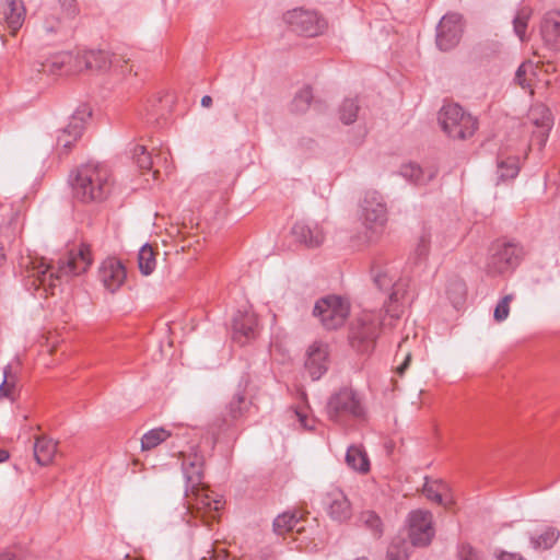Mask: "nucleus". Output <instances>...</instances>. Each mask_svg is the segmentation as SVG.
<instances>
[{
	"label": "nucleus",
	"instance_id": "37998d69",
	"mask_svg": "<svg viewBox=\"0 0 560 560\" xmlns=\"http://www.w3.org/2000/svg\"><path fill=\"white\" fill-rule=\"evenodd\" d=\"M535 65L532 61L523 62L516 73H515V81L523 88L530 86L532 78L535 75Z\"/></svg>",
	"mask_w": 560,
	"mask_h": 560
},
{
	"label": "nucleus",
	"instance_id": "6ab92c4d",
	"mask_svg": "<svg viewBox=\"0 0 560 560\" xmlns=\"http://www.w3.org/2000/svg\"><path fill=\"white\" fill-rule=\"evenodd\" d=\"M26 8L23 0H4L0 11L3 23L11 35H16L25 22Z\"/></svg>",
	"mask_w": 560,
	"mask_h": 560
},
{
	"label": "nucleus",
	"instance_id": "49530a36",
	"mask_svg": "<svg viewBox=\"0 0 560 560\" xmlns=\"http://www.w3.org/2000/svg\"><path fill=\"white\" fill-rule=\"evenodd\" d=\"M430 238L431 235L427 231H423L422 234L420 235L418 244L413 252L416 264L427 259L430 252Z\"/></svg>",
	"mask_w": 560,
	"mask_h": 560
},
{
	"label": "nucleus",
	"instance_id": "b1692460",
	"mask_svg": "<svg viewBox=\"0 0 560 560\" xmlns=\"http://www.w3.org/2000/svg\"><path fill=\"white\" fill-rule=\"evenodd\" d=\"M302 516L298 512H284L273 521V530L279 536L301 534L304 530Z\"/></svg>",
	"mask_w": 560,
	"mask_h": 560
},
{
	"label": "nucleus",
	"instance_id": "e433bc0d",
	"mask_svg": "<svg viewBox=\"0 0 560 560\" xmlns=\"http://www.w3.org/2000/svg\"><path fill=\"white\" fill-rule=\"evenodd\" d=\"M312 100H313V93H312L311 88L310 86L303 88L295 94V96L291 103V112L296 113V114L305 113L308 109Z\"/></svg>",
	"mask_w": 560,
	"mask_h": 560
},
{
	"label": "nucleus",
	"instance_id": "cd10ccee",
	"mask_svg": "<svg viewBox=\"0 0 560 560\" xmlns=\"http://www.w3.org/2000/svg\"><path fill=\"white\" fill-rule=\"evenodd\" d=\"M346 464L349 468L360 474H366L370 470L369 456L361 445H350L346 453Z\"/></svg>",
	"mask_w": 560,
	"mask_h": 560
},
{
	"label": "nucleus",
	"instance_id": "1a4fd4ad",
	"mask_svg": "<svg viewBox=\"0 0 560 560\" xmlns=\"http://www.w3.org/2000/svg\"><path fill=\"white\" fill-rule=\"evenodd\" d=\"M313 314L319 318L325 329L335 330L347 320L350 314V303L345 298L328 295L316 302Z\"/></svg>",
	"mask_w": 560,
	"mask_h": 560
},
{
	"label": "nucleus",
	"instance_id": "7c9ffc66",
	"mask_svg": "<svg viewBox=\"0 0 560 560\" xmlns=\"http://www.w3.org/2000/svg\"><path fill=\"white\" fill-rule=\"evenodd\" d=\"M85 67L88 70H104L109 63V55L104 50H84Z\"/></svg>",
	"mask_w": 560,
	"mask_h": 560
},
{
	"label": "nucleus",
	"instance_id": "680f3d73",
	"mask_svg": "<svg viewBox=\"0 0 560 560\" xmlns=\"http://www.w3.org/2000/svg\"><path fill=\"white\" fill-rule=\"evenodd\" d=\"M357 560H366V559H365V558H359V559H357Z\"/></svg>",
	"mask_w": 560,
	"mask_h": 560
},
{
	"label": "nucleus",
	"instance_id": "f8f14e48",
	"mask_svg": "<svg viewBox=\"0 0 560 560\" xmlns=\"http://www.w3.org/2000/svg\"><path fill=\"white\" fill-rule=\"evenodd\" d=\"M285 21L298 34L314 37L324 32L326 22L316 12L295 9L285 14Z\"/></svg>",
	"mask_w": 560,
	"mask_h": 560
},
{
	"label": "nucleus",
	"instance_id": "5fc2aeb1",
	"mask_svg": "<svg viewBox=\"0 0 560 560\" xmlns=\"http://www.w3.org/2000/svg\"><path fill=\"white\" fill-rule=\"evenodd\" d=\"M410 354H407L405 358V361L397 368V373L399 375H402L405 371L407 370L409 362H410Z\"/></svg>",
	"mask_w": 560,
	"mask_h": 560
},
{
	"label": "nucleus",
	"instance_id": "052dcab7",
	"mask_svg": "<svg viewBox=\"0 0 560 560\" xmlns=\"http://www.w3.org/2000/svg\"><path fill=\"white\" fill-rule=\"evenodd\" d=\"M158 173H159V171H156V170L153 171L152 176H153L154 179L156 178V174Z\"/></svg>",
	"mask_w": 560,
	"mask_h": 560
},
{
	"label": "nucleus",
	"instance_id": "bf43d9fd",
	"mask_svg": "<svg viewBox=\"0 0 560 560\" xmlns=\"http://www.w3.org/2000/svg\"><path fill=\"white\" fill-rule=\"evenodd\" d=\"M386 313L390 314V316H398V313L395 308H392V305L386 308Z\"/></svg>",
	"mask_w": 560,
	"mask_h": 560
},
{
	"label": "nucleus",
	"instance_id": "3c124183",
	"mask_svg": "<svg viewBox=\"0 0 560 560\" xmlns=\"http://www.w3.org/2000/svg\"><path fill=\"white\" fill-rule=\"evenodd\" d=\"M208 556L202 557L201 560H233L224 548L219 545L213 546L211 550L207 552Z\"/></svg>",
	"mask_w": 560,
	"mask_h": 560
},
{
	"label": "nucleus",
	"instance_id": "20e7f679",
	"mask_svg": "<svg viewBox=\"0 0 560 560\" xmlns=\"http://www.w3.org/2000/svg\"><path fill=\"white\" fill-rule=\"evenodd\" d=\"M326 415L334 423L347 428L354 422L366 420L368 411L362 396L357 390L342 387L328 398Z\"/></svg>",
	"mask_w": 560,
	"mask_h": 560
},
{
	"label": "nucleus",
	"instance_id": "6e6552de",
	"mask_svg": "<svg viewBox=\"0 0 560 560\" xmlns=\"http://www.w3.org/2000/svg\"><path fill=\"white\" fill-rule=\"evenodd\" d=\"M442 129L450 138L465 140L477 130V120L457 104H447L439 115Z\"/></svg>",
	"mask_w": 560,
	"mask_h": 560
},
{
	"label": "nucleus",
	"instance_id": "603ef678",
	"mask_svg": "<svg viewBox=\"0 0 560 560\" xmlns=\"http://www.w3.org/2000/svg\"><path fill=\"white\" fill-rule=\"evenodd\" d=\"M0 560H19V556L14 549L7 548L0 551Z\"/></svg>",
	"mask_w": 560,
	"mask_h": 560
},
{
	"label": "nucleus",
	"instance_id": "5701e85b",
	"mask_svg": "<svg viewBox=\"0 0 560 560\" xmlns=\"http://www.w3.org/2000/svg\"><path fill=\"white\" fill-rule=\"evenodd\" d=\"M540 35L544 44L553 51H560V12L545 14L540 24Z\"/></svg>",
	"mask_w": 560,
	"mask_h": 560
},
{
	"label": "nucleus",
	"instance_id": "423d86ee",
	"mask_svg": "<svg viewBox=\"0 0 560 560\" xmlns=\"http://www.w3.org/2000/svg\"><path fill=\"white\" fill-rule=\"evenodd\" d=\"M360 219L364 226V243H375L387 222V207L376 190H366L360 203Z\"/></svg>",
	"mask_w": 560,
	"mask_h": 560
},
{
	"label": "nucleus",
	"instance_id": "f03ea898",
	"mask_svg": "<svg viewBox=\"0 0 560 560\" xmlns=\"http://www.w3.org/2000/svg\"><path fill=\"white\" fill-rule=\"evenodd\" d=\"M91 264V247L86 244H81L78 253H70L66 260L59 262L57 270L39 257L27 256L21 262L26 268L27 278L32 279L31 284L35 290L43 288L45 292L52 290L62 277L85 272Z\"/></svg>",
	"mask_w": 560,
	"mask_h": 560
},
{
	"label": "nucleus",
	"instance_id": "dca6fc26",
	"mask_svg": "<svg viewBox=\"0 0 560 560\" xmlns=\"http://www.w3.org/2000/svg\"><path fill=\"white\" fill-rule=\"evenodd\" d=\"M528 118L537 128L533 131L530 145L541 149L547 142L549 131L552 127V118L549 108L544 104H535L528 112Z\"/></svg>",
	"mask_w": 560,
	"mask_h": 560
},
{
	"label": "nucleus",
	"instance_id": "aec40b11",
	"mask_svg": "<svg viewBox=\"0 0 560 560\" xmlns=\"http://www.w3.org/2000/svg\"><path fill=\"white\" fill-rule=\"evenodd\" d=\"M258 335V319L252 312H237L233 317V339L245 345Z\"/></svg>",
	"mask_w": 560,
	"mask_h": 560
},
{
	"label": "nucleus",
	"instance_id": "0eeeda50",
	"mask_svg": "<svg viewBox=\"0 0 560 560\" xmlns=\"http://www.w3.org/2000/svg\"><path fill=\"white\" fill-rule=\"evenodd\" d=\"M370 275L376 288L390 292V304L397 303L409 287V279L400 276L398 266L380 257L372 261Z\"/></svg>",
	"mask_w": 560,
	"mask_h": 560
},
{
	"label": "nucleus",
	"instance_id": "c03bdc74",
	"mask_svg": "<svg viewBox=\"0 0 560 560\" xmlns=\"http://www.w3.org/2000/svg\"><path fill=\"white\" fill-rule=\"evenodd\" d=\"M58 58L60 59V65L71 63L73 61V65L70 68L73 71L81 72L83 70H88V67H85L84 50L78 51L75 56L71 52H65Z\"/></svg>",
	"mask_w": 560,
	"mask_h": 560
},
{
	"label": "nucleus",
	"instance_id": "4468645a",
	"mask_svg": "<svg viewBox=\"0 0 560 560\" xmlns=\"http://www.w3.org/2000/svg\"><path fill=\"white\" fill-rule=\"evenodd\" d=\"M463 33L462 15L458 13L445 14L436 27V45L447 51L454 48L460 40Z\"/></svg>",
	"mask_w": 560,
	"mask_h": 560
},
{
	"label": "nucleus",
	"instance_id": "ea45409f",
	"mask_svg": "<svg viewBox=\"0 0 560 560\" xmlns=\"http://www.w3.org/2000/svg\"><path fill=\"white\" fill-rule=\"evenodd\" d=\"M358 110V102L353 98H346L339 108L340 120L346 125L353 122L357 119Z\"/></svg>",
	"mask_w": 560,
	"mask_h": 560
},
{
	"label": "nucleus",
	"instance_id": "c9c22d12",
	"mask_svg": "<svg viewBox=\"0 0 560 560\" xmlns=\"http://www.w3.org/2000/svg\"><path fill=\"white\" fill-rule=\"evenodd\" d=\"M16 392V377L12 373L11 366L7 365L3 370V381L0 384V398L14 399Z\"/></svg>",
	"mask_w": 560,
	"mask_h": 560
},
{
	"label": "nucleus",
	"instance_id": "393cba45",
	"mask_svg": "<svg viewBox=\"0 0 560 560\" xmlns=\"http://www.w3.org/2000/svg\"><path fill=\"white\" fill-rule=\"evenodd\" d=\"M423 494L427 499L446 509H450L454 504V500L450 495V488L447 483L442 480L427 481L423 486Z\"/></svg>",
	"mask_w": 560,
	"mask_h": 560
},
{
	"label": "nucleus",
	"instance_id": "4be33fe9",
	"mask_svg": "<svg viewBox=\"0 0 560 560\" xmlns=\"http://www.w3.org/2000/svg\"><path fill=\"white\" fill-rule=\"evenodd\" d=\"M324 502L328 515L334 521L341 523L351 517V504L341 490L334 489L327 492Z\"/></svg>",
	"mask_w": 560,
	"mask_h": 560
},
{
	"label": "nucleus",
	"instance_id": "f704fd0d",
	"mask_svg": "<svg viewBox=\"0 0 560 560\" xmlns=\"http://www.w3.org/2000/svg\"><path fill=\"white\" fill-rule=\"evenodd\" d=\"M446 294L452 304L457 307L464 303L466 298V284L459 278H454L448 281Z\"/></svg>",
	"mask_w": 560,
	"mask_h": 560
},
{
	"label": "nucleus",
	"instance_id": "6e6d98bb",
	"mask_svg": "<svg viewBox=\"0 0 560 560\" xmlns=\"http://www.w3.org/2000/svg\"><path fill=\"white\" fill-rule=\"evenodd\" d=\"M201 105L203 107H210L212 105V97L209 95H205L201 98Z\"/></svg>",
	"mask_w": 560,
	"mask_h": 560
},
{
	"label": "nucleus",
	"instance_id": "2eb2a0df",
	"mask_svg": "<svg viewBox=\"0 0 560 560\" xmlns=\"http://www.w3.org/2000/svg\"><path fill=\"white\" fill-rule=\"evenodd\" d=\"M90 116L91 112L86 106L79 108L72 115L68 126L59 131L57 148L62 150L63 153L69 152L72 145L81 138L85 121Z\"/></svg>",
	"mask_w": 560,
	"mask_h": 560
},
{
	"label": "nucleus",
	"instance_id": "473e14b6",
	"mask_svg": "<svg viewBox=\"0 0 560 560\" xmlns=\"http://www.w3.org/2000/svg\"><path fill=\"white\" fill-rule=\"evenodd\" d=\"M138 265L140 271L144 276H149L153 272L156 266L155 253L149 244H144L138 254Z\"/></svg>",
	"mask_w": 560,
	"mask_h": 560
},
{
	"label": "nucleus",
	"instance_id": "a211bd4d",
	"mask_svg": "<svg viewBox=\"0 0 560 560\" xmlns=\"http://www.w3.org/2000/svg\"><path fill=\"white\" fill-rule=\"evenodd\" d=\"M98 277L105 289L114 293L124 284L127 272L120 260L107 258L100 267Z\"/></svg>",
	"mask_w": 560,
	"mask_h": 560
},
{
	"label": "nucleus",
	"instance_id": "13d9d810",
	"mask_svg": "<svg viewBox=\"0 0 560 560\" xmlns=\"http://www.w3.org/2000/svg\"><path fill=\"white\" fill-rule=\"evenodd\" d=\"M7 257L3 246L0 244V267L5 262Z\"/></svg>",
	"mask_w": 560,
	"mask_h": 560
},
{
	"label": "nucleus",
	"instance_id": "4c0bfd02",
	"mask_svg": "<svg viewBox=\"0 0 560 560\" xmlns=\"http://www.w3.org/2000/svg\"><path fill=\"white\" fill-rule=\"evenodd\" d=\"M559 530L553 527H547L539 536L532 537V545L535 549L551 548L559 538Z\"/></svg>",
	"mask_w": 560,
	"mask_h": 560
},
{
	"label": "nucleus",
	"instance_id": "c85d7f7f",
	"mask_svg": "<svg viewBox=\"0 0 560 560\" xmlns=\"http://www.w3.org/2000/svg\"><path fill=\"white\" fill-rule=\"evenodd\" d=\"M165 153L166 152L160 151V153L153 158L152 152H148L144 145L137 144L132 151V159L140 170L151 171L153 165L161 159L166 162Z\"/></svg>",
	"mask_w": 560,
	"mask_h": 560
},
{
	"label": "nucleus",
	"instance_id": "864d4df0",
	"mask_svg": "<svg viewBox=\"0 0 560 560\" xmlns=\"http://www.w3.org/2000/svg\"><path fill=\"white\" fill-rule=\"evenodd\" d=\"M498 560H525V559L522 556H520L518 553L503 551L498 557Z\"/></svg>",
	"mask_w": 560,
	"mask_h": 560
},
{
	"label": "nucleus",
	"instance_id": "2f4dec72",
	"mask_svg": "<svg viewBox=\"0 0 560 560\" xmlns=\"http://www.w3.org/2000/svg\"><path fill=\"white\" fill-rule=\"evenodd\" d=\"M532 13L533 11L529 7L523 5L517 10L513 19L514 33L521 39V42L526 40V30Z\"/></svg>",
	"mask_w": 560,
	"mask_h": 560
},
{
	"label": "nucleus",
	"instance_id": "de8ad7c7",
	"mask_svg": "<svg viewBox=\"0 0 560 560\" xmlns=\"http://www.w3.org/2000/svg\"><path fill=\"white\" fill-rule=\"evenodd\" d=\"M292 415L304 430L312 431L314 429L315 420L310 417L308 407L306 405L294 408Z\"/></svg>",
	"mask_w": 560,
	"mask_h": 560
},
{
	"label": "nucleus",
	"instance_id": "a19ab883",
	"mask_svg": "<svg viewBox=\"0 0 560 560\" xmlns=\"http://www.w3.org/2000/svg\"><path fill=\"white\" fill-rule=\"evenodd\" d=\"M409 557L408 544L404 539H394L387 549L386 560H407Z\"/></svg>",
	"mask_w": 560,
	"mask_h": 560
},
{
	"label": "nucleus",
	"instance_id": "412c9836",
	"mask_svg": "<svg viewBox=\"0 0 560 560\" xmlns=\"http://www.w3.org/2000/svg\"><path fill=\"white\" fill-rule=\"evenodd\" d=\"M294 238L310 248L320 246L326 237L322 225L316 222L298 221L292 226Z\"/></svg>",
	"mask_w": 560,
	"mask_h": 560
},
{
	"label": "nucleus",
	"instance_id": "8fccbe9b",
	"mask_svg": "<svg viewBox=\"0 0 560 560\" xmlns=\"http://www.w3.org/2000/svg\"><path fill=\"white\" fill-rule=\"evenodd\" d=\"M459 560H485L483 556L470 545L464 544L458 550Z\"/></svg>",
	"mask_w": 560,
	"mask_h": 560
},
{
	"label": "nucleus",
	"instance_id": "39448f33",
	"mask_svg": "<svg viewBox=\"0 0 560 560\" xmlns=\"http://www.w3.org/2000/svg\"><path fill=\"white\" fill-rule=\"evenodd\" d=\"M383 324V311H363L351 322L349 327V343L361 354H370L380 336Z\"/></svg>",
	"mask_w": 560,
	"mask_h": 560
},
{
	"label": "nucleus",
	"instance_id": "72a5a7b5",
	"mask_svg": "<svg viewBox=\"0 0 560 560\" xmlns=\"http://www.w3.org/2000/svg\"><path fill=\"white\" fill-rule=\"evenodd\" d=\"M359 522L369 529L372 535L380 538L383 534V522L374 511H363L359 515Z\"/></svg>",
	"mask_w": 560,
	"mask_h": 560
},
{
	"label": "nucleus",
	"instance_id": "4d7b16f0",
	"mask_svg": "<svg viewBox=\"0 0 560 560\" xmlns=\"http://www.w3.org/2000/svg\"><path fill=\"white\" fill-rule=\"evenodd\" d=\"M9 458V452L4 448H0V463L5 462Z\"/></svg>",
	"mask_w": 560,
	"mask_h": 560
},
{
	"label": "nucleus",
	"instance_id": "7ed1b4c3",
	"mask_svg": "<svg viewBox=\"0 0 560 560\" xmlns=\"http://www.w3.org/2000/svg\"><path fill=\"white\" fill-rule=\"evenodd\" d=\"M70 183L73 198L82 203H91L105 200L114 182L107 166L88 163L75 171Z\"/></svg>",
	"mask_w": 560,
	"mask_h": 560
},
{
	"label": "nucleus",
	"instance_id": "09e8293b",
	"mask_svg": "<svg viewBox=\"0 0 560 560\" xmlns=\"http://www.w3.org/2000/svg\"><path fill=\"white\" fill-rule=\"evenodd\" d=\"M513 300L514 295L508 294L498 302L493 313V318L495 322L501 323L508 318L510 314V304Z\"/></svg>",
	"mask_w": 560,
	"mask_h": 560
},
{
	"label": "nucleus",
	"instance_id": "f3484780",
	"mask_svg": "<svg viewBox=\"0 0 560 560\" xmlns=\"http://www.w3.org/2000/svg\"><path fill=\"white\" fill-rule=\"evenodd\" d=\"M304 366L313 381L319 380L328 368V346L319 341L313 342L307 349Z\"/></svg>",
	"mask_w": 560,
	"mask_h": 560
},
{
	"label": "nucleus",
	"instance_id": "9b49d317",
	"mask_svg": "<svg viewBox=\"0 0 560 560\" xmlns=\"http://www.w3.org/2000/svg\"><path fill=\"white\" fill-rule=\"evenodd\" d=\"M37 34L43 40L56 43L72 34V23L62 18L59 12L48 10L43 13Z\"/></svg>",
	"mask_w": 560,
	"mask_h": 560
},
{
	"label": "nucleus",
	"instance_id": "f257e3e1",
	"mask_svg": "<svg viewBox=\"0 0 560 560\" xmlns=\"http://www.w3.org/2000/svg\"><path fill=\"white\" fill-rule=\"evenodd\" d=\"M203 456L194 453L184 458L182 466L186 478L187 514L190 518L200 517L208 525L224 502L203 486Z\"/></svg>",
	"mask_w": 560,
	"mask_h": 560
},
{
	"label": "nucleus",
	"instance_id": "9d476101",
	"mask_svg": "<svg viewBox=\"0 0 560 560\" xmlns=\"http://www.w3.org/2000/svg\"><path fill=\"white\" fill-rule=\"evenodd\" d=\"M524 256V248L518 243H497L488 259L487 272L491 276H498L512 271L520 265Z\"/></svg>",
	"mask_w": 560,
	"mask_h": 560
},
{
	"label": "nucleus",
	"instance_id": "c756f323",
	"mask_svg": "<svg viewBox=\"0 0 560 560\" xmlns=\"http://www.w3.org/2000/svg\"><path fill=\"white\" fill-rule=\"evenodd\" d=\"M172 436V433L164 428H154L141 438V450L142 451H151L159 446L161 443L165 442L168 438Z\"/></svg>",
	"mask_w": 560,
	"mask_h": 560
},
{
	"label": "nucleus",
	"instance_id": "ddd939ff",
	"mask_svg": "<svg viewBox=\"0 0 560 560\" xmlns=\"http://www.w3.org/2000/svg\"><path fill=\"white\" fill-rule=\"evenodd\" d=\"M408 523L411 544L417 547L428 546L434 536L432 513L424 510L412 511Z\"/></svg>",
	"mask_w": 560,
	"mask_h": 560
},
{
	"label": "nucleus",
	"instance_id": "79ce46f5",
	"mask_svg": "<svg viewBox=\"0 0 560 560\" xmlns=\"http://www.w3.org/2000/svg\"><path fill=\"white\" fill-rule=\"evenodd\" d=\"M50 10L59 12L62 18L71 23L79 14V8L75 0H58V5Z\"/></svg>",
	"mask_w": 560,
	"mask_h": 560
},
{
	"label": "nucleus",
	"instance_id": "58836bf2",
	"mask_svg": "<svg viewBox=\"0 0 560 560\" xmlns=\"http://www.w3.org/2000/svg\"><path fill=\"white\" fill-rule=\"evenodd\" d=\"M517 159L509 156L505 160H498V175L500 179H511L518 174Z\"/></svg>",
	"mask_w": 560,
	"mask_h": 560
},
{
	"label": "nucleus",
	"instance_id": "a878e982",
	"mask_svg": "<svg viewBox=\"0 0 560 560\" xmlns=\"http://www.w3.org/2000/svg\"><path fill=\"white\" fill-rule=\"evenodd\" d=\"M400 175L415 185H425L432 180L436 172L433 168H421L416 163H407L401 165Z\"/></svg>",
	"mask_w": 560,
	"mask_h": 560
},
{
	"label": "nucleus",
	"instance_id": "bb28decb",
	"mask_svg": "<svg viewBox=\"0 0 560 560\" xmlns=\"http://www.w3.org/2000/svg\"><path fill=\"white\" fill-rule=\"evenodd\" d=\"M57 452V443L43 435L38 436L34 443V457L40 466L49 465Z\"/></svg>",
	"mask_w": 560,
	"mask_h": 560
},
{
	"label": "nucleus",
	"instance_id": "a18cd8bd",
	"mask_svg": "<svg viewBox=\"0 0 560 560\" xmlns=\"http://www.w3.org/2000/svg\"><path fill=\"white\" fill-rule=\"evenodd\" d=\"M245 408V396L243 393H236L226 406V412L231 420L238 419Z\"/></svg>",
	"mask_w": 560,
	"mask_h": 560
}]
</instances>
